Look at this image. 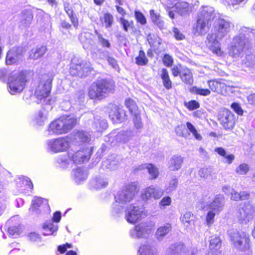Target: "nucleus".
I'll return each instance as SVG.
<instances>
[{
  "instance_id": "13d9d810",
  "label": "nucleus",
  "mask_w": 255,
  "mask_h": 255,
  "mask_svg": "<svg viewBox=\"0 0 255 255\" xmlns=\"http://www.w3.org/2000/svg\"><path fill=\"white\" fill-rule=\"evenodd\" d=\"M119 163V162L118 160H114L111 161L110 159H109L107 161H104V163L106 164V166L107 168L111 170H114L117 168Z\"/></svg>"
},
{
  "instance_id": "864d4df0",
  "label": "nucleus",
  "mask_w": 255,
  "mask_h": 255,
  "mask_svg": "<svg viewBox=\"0 0 255 255\" xmlns=\"http://www.w3.org/2000/svg\"><path fill=\"white\" fill-rule=\"evenodd\" d=\"M170 250L174 255L179 254L184 250V246L180 244H175L171 245L170 247Z\"/></svg>"
},
{
  "instance_id": "1a4fd4ad",
  "label": "nucleus",
  "mask_w": 255,
  "mask_h": 255,
  "mask_svg": "<svg viewBox=\"0 0 255 255\" xmlns=\"http://www.w3.org/2000/svg\"><path fill=\"white\" fill-rule=\"evenodd\" d=\"M154 223L151 222H144L135 226L130 230V236L133 239H147L153 233Z\"/></svg>"
},
{
  "instance_id": "79ce46f5",
  "label": "nucleus",
  "mask_w": 255,
  "mask_h": 255,
  "mask_svg": "<svg viewBox=\"0 0 255 255\" xmlns=\"http://www.w3.org/2000/svg\"><path fill=\"white\" fill-rule=\"evenodd\" d=\"M161 78L163 81V86L167 89L172 88V82L169 78L168 72L166 69H163L161 71Z\"/></svg>"
},
{
  "instance_id": "69168bd1",
  "label": "nucleus",
  "mask_w": 255,
  "mask_h": 255,
  "mask_svg": "<svg viewBox=\"0 0 255 255\" xmlns=\"http://www.w3.org/2000/svg\"><path fill=\"white\" fill-rule=\"evenodd\" d=\"M181 220L183 224H189L193 220V215L190 212H186L181 217Z\"/></svg>"
},
{
  "instance_id": "f03ea898",
  "label": "nucleus",
  "mask_w": 255,
  "mask_h": 255,
  "mask_svg": "<svg viewBox=\"0 0 255 255\" xmlns=\"http://www.w3.org/2000/svg\"><path fill=\"white\" fill-rule=\"evenodd\" d=\"M255 41V29L244 27L233 39L229 50V55L238 57L245 50L249 49Z\"/></svg>"
},
{
  "instance_id": "bb28decb",
  "label": "nucleus",
  "mask_w": 255,
  "mask_h": 255,
  "mask_svg": "<svg viewBox=\"0 0 255 255\" xmlns=\"http://www.w3.org/2000/svg\"><path fill=\"white\" fill-rule=\"evenodd\" d=\"M172 229L171 225L170 223H166L159 227L155 234V238L158 241L163 240L164 238L169 233Z\"/></svg>"
},
{
  "instance_id": "e2e57ef3",
  "label": "nucleus",
  "mask_w": 255,
  "mask_h": 255,
  "mask_svg": "<svg viewBox=\"0 0 255 255\" xmlns=\"http://www.w3.org/2000/svg\"><path fill=\"white\" fill-rule=\"evenodd\" d=\"M171 198L169 196L164 197L159 202V206L162 208L169 206L171 203Z\"/></svg>"
},
{
  "instance_id": "7c9ffc66",
  "label": "nucleus",
  "mask_w": 255,
  "mask_h": 255,
  "mask_svg": "<svg viewBox=\"0 0 255 255\" xmlns=\"http://www.w3.org/2000/svg\"><path fill=\"white\" fill-rule=\"evenodd\" d=\"M47 119V112L45 110H41L35 114L32 120L37 126H42L44 125Z\"/></svg>"
},
{
  "instance_id": "9b49d317",
  "label": "nucleus",
  "mask_w": 255,
  "mask_h": 255,
  "mask_svg": "<svg viewBox=\"0 0 255 255\" xmlns=\"http://www.w3.org/2000/svg\"><path fill=\"white\" fill-rule=\"evenodd\" d=\"M69 145L70 140L67 137H58L46 141L47 150L53 153L65 151Z\"/></svg>"
},
{
  "instance_id": "a878e982",
  "label": "nucleus",
  "mask_w": 255,
  "mask_h": 255,
  "mask_svg": "<svg viewBox=\"0 0 255 255\" xmlns=\"http://www.w3.org/2000/svg\"><path fill=\"white\" fill-rule=\"evenodd\" d=\"M183 162V158L181 156L174 155L168 162V168L170 171H177L181 168Z\"/></svg>"
},
{
  "instance_id": "e433bc0d",
  "label": "nucleus",
  "mask_w": 255,
  "mask_h": 255,
  "mask_svg": "<svg viewBox=\"0 0 255 255\" xmlns=\"http://www.w3.org/2000/svg\"><path fill=\"white\" fill-rule=\"evenodd\" d=\"M145 168L149 175V179L153 180L156 179L159 174L158 168L154 164L149 163L145 165Z\"/></svg>"
},
{
  "instance_id": "49530a36",
  "label": "nucleus",
  "mask_w": 255,
  "mask_h": 255,
  "mask_svg": "<svg viewBox=\"0 0 255 255\" xmlns=\"http://www.w3.org/2000/svg\"><path fill=\"white\" fill-rule=\"evenodd\" d=\"M221 246V241L219 237H215L210 241L209 248L211 252H219L218 250Z\"/></svg>"
},
{
  "instance_id": "ddd939ff",
  "label": "nucleus",
  "mask_w": 255,
  "mask_h": 255,
  "mask_svg": "<svg viewBox=\"0 0 255 255\" xmlns=\"http://www.w3.org/2000/svg\"><path fill=\"white\" fill-rule=\"evenodd\" d=\"M92 147H86L85 149H80L76 151L70 150L68 152V156L75 164H81L87 162L91 157L92 152Z\"/></svg>"
},
{
  "instance_id": "cd10ccee",
  "label": "nucleus",
  "mask_w": 255,
  "mask_h": 255,
  "mask_svg": "<svg viewBox=\"0 0 255 255\" xmlns=\"http://www.w3.org/2000/svg\"><path fill=\"white\" fill-rule=\"evenodd\" d=\"M91 134L85 131H78L73 135V141L80 144L82 142H89L91 140Z\"/></svg>"
},
{
  "instance_id": "c85d7f7f",
  "label": "nucleus",
  "mask_w": 255,
  "mask_h": 255,
  "mask_svg": "<svg viewBox=\"0 0 255 255\" xmlns=\"http://www.w3.org/2000/svg\"><path fill=\"white\" fill-rule=\"evenodd\" d=\"M173 8H174V11L181 16L188 14L191 11V7L189 4L188 3L185 1H181L175 3Z\"/></svg>"
},
{
  "instance_id": "603ef678",
  "label": "nucleus",
  "mask_w": 255,
  "mask_h": 255,
  "mask_svg": "<svg viewBox=\"0 0 255 255\" xmlns=\"http://www.w3.org/2000/svg\"><path fill=\"white\" fill-rule=\"evenodd\" d=\"M218 214L219 213L217 212L209 210L206 217V222L208 226H210L214 223L215 216Z\"/></svg>"
},
{
  "instance_id": "680f3d73",
  "label": "nucleus",
  "mask_w": 255,
  "mask_h": 255,
  "mask_svg": "<svg viewBox=\"0 0 255 255\" xmlns=\"http://www.w3.org/2000/svg\"><path fill=\"white\" fill-rule=\"evenodd\" d=\"M133 120L135 127L137 129L141 128L142 127V123L141 122L139 112L137 113V115H133Z\"/></svg>"
},
{
  "instance_id": "20e7f679",
  "label": "nucleus",
  "mask_w": 255,
  "mask_h": 255,
  "mask_svg": "<svg viewBox=\"0 0 255 255\" xmlns=\"http://www.w3.org/2000/svg\"><path fill=\"white\" fill-rule=\"evenodd\" d=\"M77 118L73 116H63L52 122L48 126V135L65 134L70 131L76 125Z\"/></svg>"
},
{
  "instance_id": "3c124183",
  "label": "nucleus",
  "mask_w": 255,
  "mask_h": 255,
  "mask_svg": "<svg viewBox=\"0 0 255 255\" xmlns=\"http://www.w3.org/2000/svg\"><path fill=\"white\" fill-rule=\"evenodd\" d=\"M134 16L136 21L138 23H139L141 25H144L146 23V19L145 16L141 12L138 10H135Z\"/></svg>"
},
{
  "instance_id": "bf43d9fd",
  "label": "nucleus",
  "mask_w": 255,
  "mask_h": 255,
  "mask_svg": "<svg viewBox=\"0 0 255 255\" xmlns=\"http://www.w3.org/2000/svg\"><path fill=\"white\" fill-rule=\"evenodd\" d=\"M186 107L189 110L192 111L199 108L200 104L198 102L195 100H192L184 104Z\"/></svg>"
},
{
  "instance_id": "338daca9",
  "label": "nucleus",
  "mask_w": 255,
  "mask_h": 255,
  "mask_svg": "<svg viewBox=\"0 0 255 255\" xmlns=\"http://www.w3.org/2000/svg\"><path fill=\"white\" fill-rule=\"evenodd\" d=\"M44 200L41 198H35L34 199L32 200V209H36L37 208L40 207L43 203Z\"/></svg>"
},
{
  "instance_id": "6e6552de",
  "label": "nucleus",
  "mask_w": 255,
  "mask_h": 255,
  "mask_svg": "<svg viewBox=\"0 0 255 255\" xmlns=\"http://www.w3.org/2000/svg\"><path fill=\"white\" fill-rule=\"evenodd\" d=\"M93 70L91 64L87 61L74 57L71 60L70 73L73 76L80 78L87 76Z\"/></svg>"
},
{
  "instance_id": "7ed1b4c3",
  "label": "nucleus",
  "mask_w": 255,
  "mask_h": 255,
  "mask_svg": "<svg viewBox=\"0 0 255 255\" xmlns=\"http://www.w3.org/2000/svg\"><path fill=\"white\" fill-rule=\"evenodd\" d=\"M138 192L135 183L126 185L120 191L115 197V202L111 207V212L113 216H119L123 212L125 206L131 202Z\"/></svg>"
},
{
  "instance_id": "473e14b6",
  "label": "nucleus",
  "mask_w": 255,
  "mask_h": 255,
  "mask_svg": "<svg viewBox=\"0 0 255 255\" xmlns=\"http://www.w3.org/2000/svg\"><path fill=\"white\" fill-rule=\"evenodd\" d=\"M47 48L45 46H40L33 48L29 53V58L31 59H38L42 57L46 53Z\"/></svg>"
},
{
  "instance_id": "8fccbe9b",
  "label": "nucleus",
  "mask_w": 255,
  "mask_h": 255,
  "mask_svg": "<svg viewBox=\"0 0 255 255\" xmlns=\"http://www.w3.org/2000/svg\"><path fill=\"white\" fill-rule=\"evenodd\" d=\"M186 127L189 131L193 134L194 137L198 140H201L202 139V136L197 132V131L194 126L190 122L186 123Z\"/></svg>"
},
{
  "instance_id": "58836bf2",
  "label": "nucleus",
  "mask_w": 255,
  "mask_h": 255,
  "mask_svg": "<svg viewBox=\"0 0 255 255\" xmlns=\"http://www.w3.org/2000/svg\"><path fill=\"white\" fill-rule=\"evenodd\" d=\"M138 255H156V254L154 253L153 247L146 243L140 247Z\"/></svg>"
},
{
  "instance_id": "5701e85b",
  "label": "nucleus",
  "mask_w": 255,
  "mask_h": 255,
  "mask_svg": "<svg viewBox=\"0 0 255 255\" xmlns=\"http://www.w3.org/2000/svg\"><path fill=\"white\" fill-rule=\"evenodd\" d=\"M197 18V23L193 28L194 34L197 35L204 34L208 31L211 23L199 16Z\"/></svg>"
},
{
  "instance_id": "f8f14e48",
  "label": "nucleus",
  "mask_w": 255,
  "mask_h": 255,
  "mask_svg": "<svg viewBox=\"0 0 255 255\" xmlns=\"http://www.w3.org/2000/svg\"><path fill=\"white\" fill-rule=\"evenodd\" d=\"M133 135L131 131H122L118 132L113 130L105 138L106 142L110 143L112 146H114L118 143H126L130 140Z\"/></svg>"
},
{
  "instance_id": "423d86ee",
  "label": "nucleus",
  "mask_w": 255,
  "mask_h": 255,
  "mask_svg": "<svg viewBox=\"0 0 255 255\" xmlns=\"http://www.w3.org/2000/svg\"><path fill=\"white\" fill-rule=\"evenodd\" d=\"M52 79L51 75L46 74L42 76V80L35 91V96L40 103L46 105L52 104V100L48 96L51 90Z\"/></svg>"
},
{
  "instance_id": "c03bdc74",
  "label": "nucleus",
  "mask_w": 255,
  "mask_h": 255,
  "mask_svg": "<svg viewBox=\"0 0 255 255\" xmlns=\"http://www.w3.org/2000/svg\"><path fill=\"white\" fill-rule=\"evenodd\" d=\"M125 105L132 115H137L139 112L135 102L130 99H127L125 101Z\"/></svg>"
},
{
  "instance_id": "5fc2aeb1",
  "label": "nucleus",
  "mask_w": 255,
  "mask_h": 255,
  "mask_svg": "<svg viewBox=\"0 0 255 255\" xmlns=\"http://www.w3.org/2000/svg\"><path fill=\"white\" fill-rule=\"evenodd\" d=\"M249 170V166L246 163L241 164L236 169V172L240 175H245Z\"/></svg>"
},
{
  "instance_id": "774afa93",
  "label": "nucleus",
  "mask_w": 255,
  "mask_h": 255,
  "mask_svg": "<svg viewBox=\"0 0 255 255\" xmlns=\"http://www.w3.org/2000/svg\"><path fill=\"white\" fill-rule=\"evenodd\" d=\"M208 84L210 89L214 92L217 90L219 86V83L215 80L208 81Z\"/></svg>"
},
{
  "instance_id": "4468645a",
  "label": "nucleus",
  "mask_w": 255,
  "mask_h": 255,
  "mask_svg": "<svg viewBox=\"0 0 255 255\" xmlns=\"http://www.w3.org/2000/svg\"><path fill=\"white\" fill-rule=\"evenodd\" d=\"M164 193V190L156 186L151 185L143 189L141 197L145 201L156 200L161 198Z\"/></svg>"
},
{
  "instance_id": "dca6fc26",
  "label": "nucleus",
  "mask_w": 255,
  "mask_h": 255,
  "mask_svg": "<svg viewBox=\"0 0 255 255\" xmlns=\"http://www.w3.org/2000/svg\"><path fill=\"white\" fill-rule=\"evenodd\" d=\"M218 120L225 129H232L235 124V115L229 110L223 109L218 115Z\"/></svg>"
},
{
  "instance_id": "72a5a7b5",
  "label": "nucleus",
  "mask_w": 255,
  "mask_h": 255,
  "mask_svg": "<svg viewBox=\"0 0 255 255\" xmlns=\"http://www.w3.org/2000/svg\"><path fill=\"white\" fill-rule=\"evenodd\" d=\"M93 34L88 32H84L81 34L79 36V40L83 44L84 49L88 48L92 45Z\"/></svg>"
},
{
  "instance_id": "2eb2a0df",
  "label": "nucleus",
  "mask_w": 255,
  "mask_h": 255,
  "mask_svg": "<svg viewBox=\"0 0 255 255\" xmlns=\"http://www.w3.org/2000/svg\"><path fill=\"white\" fill-rule=\"evenodd\" d=\"M201 204V207L203 209L207 208L219 213L224 208V197L221 194H217L209 202L202 201Z\"/></svg>"
},
{
  "instance_id": "6ab92c4d",
  "label": "nucleus",
  "mask_w": 255,
  "mask_h": 255,
  "mask_svg": "<svg viewBox=\"0 0 255 255\" xmlns=\"http://www.w3.org/2000/svg\"><path fill=\"white\" fill-rule=\"evenodd\" d=\"M254 213V207L250 203H247L239 209L237 217L241 223L246 224L252 219Z\"/></svg>"
},
{
  "instance_id": "052dcab7",
  "label": "nucleus",
  "mask_w": 255,
  "mask_h": 255,
  "mask_svg": "<svg viewBox=\"0 0 255 255\" xmlns=\"http://www.w3.org/2000/svg\"><path fill=\"white\" fill-rule=\"evenodd\" d=\"M98 43L103 47L110 48L111 45L108 40L104 38L102 35H99V38L98 39Z\"/></svg>"
},
{
  "instance_id": "0e129e2a",
  "label": "nucleus",
  "mask_w": 255,
  "mask_h": 255,
  "mask_svg": "<svg viewBox=\"0 0 255 255\" xmlns=\"http://www.w3.org/2000/svg\"><path fill=\"white\" fill-rule=\"evenodd\" d=\"M163 63L165 66L168 67H171L173 63L172 57L169 54H165L163 58Z\"/></svg>"
},
{
  "instance_id": "f257e3e1",
  "label": "nucleus",
  "mask_w": 255,
  "mask_h": 255,
  "mask_svg": "<svg viewBox=\"0 0 255 255\" xmlns=\"http://www.w3.org/2000/svg\"><path fill=\"white\" fill-rule=\"evenodd\" d=\"M232 26L230 21L220 16L215 19L213 22V32L209 34L207 37V45L214 53L217 55L221 54L219 41L230 33Z\"/></svg>"
},
{
  "instance_id": "c756f323",
  "label": "nucleus",
  "mask_w": 255,
  "mask_h": 255,
  "mask_svg": "<svg viewBox=\"0 0 255 255\" xmlns=\"http://www.w3.org/2000/svg\"><path fill=\"white\" fill-rule=\"evenodd\" d=\"M33 17L31 10L28 9L23 10L19 15L20 21L24 26H28L30 24Z\"/></svg>"
},
{
  "instance_id": "a211bd4d",
  "label": "nucleus",
  "mask_w": 255,
  "mask_h": 255,
  "mask_svg": "<svg viewBox=\"0 0 255 255\" xmlns=\"http://www.w3.org/2000/svg\"><path fill=\"white\" fill-rule=\"evenodd\" d=\"M61 218V214L59 211H56L53 214L52 220L46 222L43 226L44 232L43 234L44 236L51 235L58 230V225L56 223L60 222Z\"/></svg>"
},
{
  "instance_id": "aec40b11",
  "label": "nucleus",
  "mask_w": 255,
  "mask_h": 255,
  "mask_svg": "<svg viewBox=\"0 0 255 255\" xmlns=\"http://www.w3.org/2000/svg\"><path fill=\"white\" fill-rule=\"evenodd\" d=\"M23 48L21 47H14L7 53L5 63L6 65L17 64L22 60Z\"/></svg>"
},
{
  "instance_id": "09e8293b",
  "label": "nucleus",
  "mask_w": 255,
  "mask_h": 255,
  "mask_svg": "<svg viewBox=\"0 0 255 255\" xmlns=\"http://www.w3.org/2000/svg\"><path fill=\"white\" fill-rule=\"evenodd\" d=\"M148 62V59L146 58L145 53L142 50H140L137 57L135 58V63L139 66L145 65Z\"/></svg>"
},
{
  "instance_id": "2f4dec72",
  "label": "nucleus",
  "mask_w": 255,
  "mask_h": 255,
  "mask_svg": "<svg viewBox=\"0 0 255 255\" xmlns=\"http://www.w3.org/2000/svg\"><path fill=\"white\" fill-rule=\"evenodd\" d=\"M72 175L75 181L77 183L86 180L88 177L87 171L81 168H78L73 170Z\"/></svg>"
},
{
  "instance_id": "4be33fe9",
  "label": "nucleus",
  "mask_w": 255,
  "mask_h": 255,
  "mask_svg": "<svg viewBox=\"0 0 255 255\" xmlns=\"http://www.w3.org/2000/svg\"><path fill=\"white\" fill-rule=\"evenodd\" d=\"M198 16L211 23L212 21L214 22L215 19L219 16L216 15L213 7L203 6L199 10Z\"/></svg>"
},
{
  "instance_id": "a18cd8bd",
  "label": "nucleus",
  "mask_w": 255,
  "mask_h": 255,
  "mask_svg": "<svg viewBox=\"0 0 255 255\" xmlns=\"http://www.w3.org/2000/svg\"><path fill=\"white\" fill-rule=\"evenodd\" d=\"M101 20L104 24L106 28H109L113 25L114 17L111 13L107 12L104 14V17L101 18Z\"/></svg>"
},
{
  "instance_id": "37998d69",
  "label": "nucleus",
  "mask_w": 255,
  "mask_h": 255,
  "mask_svg": "<svg viewBox=\"0 0 255 255\" xmlns=\"http://www.w3.org/2000/svg\"><path fill=\"white\" fill-rule=\"evenodd\" d=\"M198 175L205 180H212V170L210 168H201L198 171Z\"/></svg>"
},
{
  "instance_id": "b1692460",
  "label": "nucleus",
  "mask_w": 255,
  "mask_h": 255,
  "mask_svg": "<svg viewBox=\"0 0 255 255\" xmlns=\"http://www.w3.org/2000/svg\"><path fill=\"white\" fill-rule=\"evenodd\" d=\"M91 128L95 132H102L105 130L108 126L106 120L99 117H94L93 121H91Z\"/></svg>"
},
{
  "instance_id": "ea45409f",
  "label": "nucleus",
  "mask_w": 255,
  "mask_h": 255,
  "mask_svg": "<svg viewBox=\"0 0 255 255\" xmlns=\"http://www.w3.org/2000/svg\"><path fill=\"white\" fill-rule=\"evenodd\" d=\"M36 17L38 21L43 22L44 25H49L50 23V16L47 13H45L42 10L38 9L37 11Z\"/></svg>"
},
{
  "instance_id": "4c0bfd02",
  "label": "nucleus",
  "mask_w": 255,
  "mask_h": 255,
  "mask_svg": "<svg viewBox=\"0 0 255 255\" xmlns=\"http://www.w3.org/2000/svg\"><path fill=\"white\" fill-rule=\"evenodd\" d=\"M149 12L152 21L160 29L162 28L164 26V23L159 14L155 12L153 9L150 10Z\"/></svg>"
},
{
  "instance_id": "de8ad7c7",
  "label": "nucleus",
  "mask_w": 255,
  "mask_h": 255,
  "mask_svg": "<svg viewBox=\"0 0 255 255\" xmlns=\"http://www.w3.org/2000/svg\"><path fill=\"white\" fill-rule=\"evenodd\" d=\"M190 91L193 94L203 96H207L211 94V91L209 89L199 88L196 86L192 87Z\"/></svg>"
},
{
  "instance_id": "0eeeda50",
  "label": "nucleus",
  "mask_w": 255,
  "mask_h": 255,
  "mask_svg": "<svg viewBox=\"0 0 255 255\" xmlns=\"http://www.w3.org/2000/svg\"><path fill=\"white\" fill-rule=\"evenodd\" d=\"M28 81L26 71L12 73L8 82V91L11 95L21 93L25 88Z\"/></svg>"
},
{
  "instance_id": "c9c22d12",
  "label": "nucleus",
  "mask_w": 255,
  "mask_h": 255,
  "mask_svg": "<svg viewBox=\"0 0 255 255\" xmlns=\"http://www.w3.org/2000/svg\"><path fill=\"white\" fill-rule=\"evenodd\" d=\"M180 76L182 80L186 84H192L193 82L192 74L189 69L183 68Z\"/></svg>"
},
{
  "instance_id": "9d476101",
  "label": "nucleus",
  "mask_w": 255,
  "mask_h": 255,
  "mask_svg": "<svg viewBox=\"0 0 255 255\" xmlns=\"http://www.w3.org/2000/svg\"><path fill=\"white\" fill-rule=\"evenodd\" d=\"M230 237L232 244L237 250L243 252L249 251L250 240L248 234L235 231L230 233Z\"/></svg>"
},
{
  "instance_id": "4d7b16f0",
  "label": "nucleus",
  "mask_w": 255,
  "mask_h": 255,
  "mask_svg": "<svg viewBox=\"0 0 255 255\" xmlns=\"http://www.w3.org/2000/svg\"><path fill=\"white\" fill-rule=\"evenodd\" d=\"M21 231L19 225L11 226L8 228V232L11 236L19 235L21 233Z\"/></svg>"
},
{
  "instance_id": "412c9836",
  "label": "nucleus",
  "mask_w": 255,
  "mask_h": 255,
  "mask_svg": "<svg viewBox=\"0 0 255 255\" xmlns=\"http://www.w3.org/2000/svg\"><path fill=\"white\" fill-rule=\"evenodd\" d=\"M109 108V116L113 123H121L126 119L125 111L122 108L113 104L110 105Z\"/></svg>"
},
{
  "instance_id": "6e6d98bb",
  "label": "nucleus",
  "mask_w": 255,
  "mask_h": 255,
  "mask_svg": "<svg viewBox=\"0 0 255 255\" xmlns=\"http://www.w3.org/2000/svg\"><path fill=\"white\" fill-rule=\"evenodd\" d=\"M119 21L123 26L124 30L126 32L128 31L129 27L132 26L133 24L132 21H129L123 17L120 18Z\"/></svg>"
},
{
  "instance_id": "39448f33",
  "label": "nucleus",
  "mask_w": 255,
  "mask_h": 255,
  "mask_svg": "<svg viewBox=\"0 0 255 255\" xmlns=\"http://www.w3.org/2000/svg\"><path fill=\"white\" fill-rule=\"evenodd\" d=\"M115 90L114 83L105 79H102L93 82L90 86L88 95L93 100H102L107 97Z\"/></svg>"
},
{
  "instance_id": "f3484780",
  "label": "nucleus",
  "mask_w": 255,
  "mask_h": 255,
  "mask_svg": "<svg viewBox=\"0 0 255 255\" xmlns=\"http://www.w3.org/2000/svg\"><path fill=\"white\" fill-rule=\"evenodd\" d=\"M143 211L142 206L130 205L125 211V218L128 223L134 224L141 219Z\"/></svg>"
},
{
  "instance_id": "393cba45",
  "label": "nucleus",
  "mask_w": 255,
  "mask_h": 255,
  "mask_svg": "<svg viewBox=\"0 0 255 255\" xmlns=\"http://www.w3.org/2000/svg\"><path fill=\"white\" fill-rule=\"evenodd\" d=\"M109 184L108 178L104 175H99L91 181V186L97 190L106 188Z\"/></svg>"
},
{
  "instance_id": "f704fd0d",
  "label": "nucleus",
  "mask_w": 255,
  "mask_h": 255,
  "mask_svg": "<svg viewBox=\"0 0 255 255\" xmlns=\"http://www.w3.org/2000/svg\"><path fill=\"white\" fill-rule=\"evenodd\" d=\"M178 185V179L175 175L172 176L165 186L167 193H170L176 190Z\"/></svg>"
},
{
  "instance_id": "a19ab883",
  "label": "nucleus",
  "mask_w": 255,
  "mask_h": 255,
  "mask_svg": "<svg viewBox=\"0 0 255 255\" xmlns=\"http://www.w3.org/2000/svg\"><path fill=\"white\" fill-rule=\"evenodd\" d=\"M72 161L67 155H60L56 158V162L62 168H66L70 164V162Z\"/></svg>"
}]
</instances>
